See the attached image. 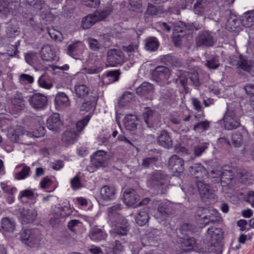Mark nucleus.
Wrapping results in <instances>:
<instances>
[{"mask_svg": "<svg viewBox=\"0 0 254 254\" xmlns=\"http://www.w3.org/2000/svg\"><path fill=\"white\" fill-rule=\"evenodd\" d=\"M217 174L218 176H214L216 178V181H221L223 186H226L231 183L234 178L233 172L231 170H227L222 169L221 170H213L211 174Z\"/></svg>", "mask_w": 254, "mask_h": 254, "instance_id": "10", "label": "nucleus"}, {"mask_svg": "<svg viewBox=\"0 0 254 254\" xmlns=\"http://www.w3.org/2000/svg\"><path fill=\"white\" fill-rule=\"evenodd\" d=\"M211 246L216 247L223 239L224 232L222 229L215 226H210L207 229L206 234Z\"/></svg>", "mask_w": 254, "mask_h": 254, "instance_id": "6", "label": "nucleus"}, {"mask_svg": "<svg viewBox=\"0 0 254 254\" xmlns=\"http://www.w3.org/2000/svg\"><path fill=\"white\" fill-rule=\"evenodd\" d=\"M138 198V195L135 194V191L134 190H126L124 193L123 201L127 205H133L139 200Z\"/></svg>", "mask_w": 254, "mask_h": 254, "instance_id": "31", "label": "nucleus"}, {"mask_svg": "<svg viewBox=\"0 0 254 254\" xmlns=\"http://www.w3.org/2000/svg\"><path fill=\"white\" fill-rule=\"evenodd\" d=\"M120 73L119 69L108 71L107 73L106 77L104 78V82L106 81V79H107L108 81L106 83L110 84L118 81L119 79Z\"/></svg>", "mask_w": 254, "mask_h": 254, "instance_id": "45", "label": "nucleus"}, {"mask_svg": "<svg viewBox=\"0 0 254 254\" xmlns=\"http://www.w3.org/2000/svg\"><path fill=\"white\" fill-rule=\"evenodd\" d=\"M190 173L196 178V180H204L207 178L208 172L201 164H195L190 167Z\"/></svg>", "mask_w": 254, "mask_h": 254, "instance_id": "17", "label": "nucleus"}, {"mask_svg": "<svg viewBox=\"0 0 254 254\" xmlns=\"http://www.w3.org/2000/svg\"><path fill=\"white\" fill-rule=\"evenodd\" d=\"M195 41L198 47H210L214 45L216 40L211 32L204 30L199 32Z\"/></svg>", "mask_w": 254, "mask_h": 254, "instance_id": "4", "label": "nucleus"}, {"mask_svg": "<svg viewBox=\"0 0 254 254\" xmlns=\"http://www.w3.org/2000/svg\"><path fill=\"white\" fill-rule=\"evenodd\" d=\"M76 133L74 131L70 130H65L62 134V140L65 145H69L74 143Z\"/></svg>", "mask_w": 254, "mask_h": 254, "instance_id": "38", "label": "nucleus"}, {"mask_svg": "<svg viewBox=\"0 0 254 254\" xmlns=\"http://www.w3.org/2000/svg\"><path fill=\"white\" fill-rule=\"evenodd\" d=\"M158 212L164 216H167L174 213V210L172 205L169 202H162L158 204L157 207Z\"/></svg>", "mask_w": 254, "mask_h": 254, "instance_id": "35", "label": "nucleus"}, {"mask_svg": "<svg viewBox=\"0 0 254 254\" xmlns=\"http://www.w3.org/2000/svg\"><path fill=\"white\" fill-rule=\"evenodd\" d=\"M11 103L17 110H21L24 107V100L18 95L12 99Z\"/></svg>", "mask_w": 254, "mask_h": 254, "instance_id": "51", "label": "nucleus"}, {"mask_svg": "<svg viewBox=\"0 0 254 254\" xmlns=\"http://www.w3.org/2000/svg\"><path fill=\"white\" fill-rule=\"evenodd\" d=\"M158 143L166 148H170L173 146V141L170 134L165 130L161 131L157 137Z\"/></svg>", "mask_w": 254, "mask_h": 254, "instance_id": "25", "label": "nucleus"}, {"mask_svg": "<svg viewBox=\"0 0 254 254\" xmlns=\"http://www.w3.org/2000/svg\"><path fill=\"white\" fill-rule=\"evenodd\" d=\"M125 62V55L123 52L117 49H111L107 53V63L110 66L122 65Z\"/></svg>", "mask_w": 254, "mask_h": 254, "instance_id": "5", "label": "nucleus"}, {"mask_svg": "<svg viewBox=\"0 0 254 254\" xmlns=\"http://www.w3.org/2000/svg\"><path fill=\"white\" fill-rule=\"evenodd\" d=\"M24 2L36 11L41 10L45 4L44 0H24Z\"/></svg>", "mask_w": 254, "mask_h": 254, "instance_id": "42", "label": "nucleus"}, {"mask_svg": "<svg viewBox=\"0 0 254 254\" xmlns=\"http://www.w3.org/2000/svg\"><path fill=\"white\" fill-rule=\"evenodd\" d=\"M0 186L3 192L8 194H14L17 191V189L15 187L7 185L3 182L0 183Z\"/></svg>", "mask_w": 254, "mask_h": 254, "instance_id": "63", "label": "nucleus"}, {"mask_svg": "<svg viewBox=\"0 0 254 254\" xmlns=\"http://www.w3.org/2000/svg\"><path fill=\"white\" fill-rule=\"evenodd\" d=\"M0 223L1 230L4 232H13L15 230V222L8 217L2 218Z\"/></svg>", "mask_w": 254, "mask_h": 254, "instance_id": "36", "label": "nucleus"}, {"mask_svg": "<svg viewBox=\"0 0 254 254\" xmlns=\"http://www.w3.org/2000/svg\"><path fill=\"white\" fill-rule=\"evenodd\" d=\"M208 209L205 207H199L196 210V215L199 218L200 221L203 222L205 217H204L205 215H206L208 212Z\"/></svg>", "mask_w": 254, "mask_h": 254, "instance_id": "64", "label": "nucleus"}, {"mask_svg": "<svg viewBox=\"0 0 254 254\" xmlns=\"http://www.w3.org/2000/svg\"><path fill=\"white\" fill-rule=\"evenodd\" d=\"M171 74L169 68L163 65H159L151 72L152 79L157 82H161L168 79Z\"/></svg>", "mask_w": 254, "mask_h": 254, "instance_id": "8", "label": "nucleus"}, {"mask_svg": "<svg viewBox=\"0 0 254 254\" xmlns=\"http://www.w3.org/2000/svg\"><path fill=\"white\" fill-rule=\"evenodd\" d=\"M72 210L70 206H64L56 207L53 211V216L55 219L66 218L71 214Z\"/></svg>", "mask_w": 254, "mask_h": 254, "instance_id": "23", "label": "nucleus"}, {"mask_svg": "<svg viewBox=\"0 0 254 254\" xmlns=\"http://www.w3.org/2000/svg\"><path fill=\"white\" fill-rule=\"evenodd\" d=\"M195 185L201 197H207L210 192V187L204 180H195Z\"/></svg>", "mask_w": 254, "mask_h": 254, "instance_id": "37", "label": "nucleus"}, {"mask_svg": "<svg viewBox=\"0 0 254 254\" xmlns=\"http://www.w3.org/2000/svg\"><path fill=\"white\" fill-rule=\"evenodd\" d=\"M115 237H119L120 240H116L112 246H107L105 247V250L107 254H121L123 250V244L127 243L128 241V238L127 237V234L125 236H115Z\"/></svg>", "mask_w": 254, "mask_h": 254, "instance_id": "9", "label": "nucleus"}, {"mask_svg": "<svg viewBox=\"0 0 254 254\" xmlns=\"http://www.w3.org/2000/svg\"><path fill=\"white\" fill-rule=\"evenodd\" d=\"M88 44L90 49L94 51H98L100 49L101 44L95 39L89 38L88 39Z\"/></svg>", "mask_w": 254, "mask_h": 254, "instance_id": "61", "label": "nucleus"}, {"mask_svg": "<svg viewBox=\"0 0 254 254\" xmlns=\"http://www.w3.org/2000/svg\"><path fill=\"white\" fill-rule=\"evenodd\" d=\"M25 60L26 62L29 65H32L35 64L38 60L37 55L34 52H30L25 54Z\"/></svg>", "mask_w": 254, "mask_h": 254, "instance_id": "55", "label": "nucleus"}, {"mask_svg": "<svg viewBox=\"0 0 254 254\" xmlns=\"http://www.w3.org/2000/svg\"><path fill=\"white\" fill-rule=\"evenodd\" d=\"M100 194L103 200L111 201L116 198L117 190L113 186L105 185L101 188Z\"/></svg>", "mask_w": 254, "mask_h": 254, "instance_id": "15", "label": "nucleus"}, {"mask_svg": "<svg viewBox=\"0 0 254 254\" xmlns=\"http://www.w3.org/2000/svg\"><path fill=\"white\" fill-rule=\"evenodd\" d=\"M241 23L246 27H249L254 25V10L248 11L243 16Z\"/></svg>", "mask_w": 254, "mask_h": 254, "instance_id": "40", "label": "nucleus"}, {"mask_svg": "<svg viewBox=\"0 0 254 254\" xmlns=\"http://www.w3.org/2000/svg\"><path fill=\"white\" fill-rule=\"evenodd\" d=\"M92 115L89 114L81 120L78 121L76 124V128L77 131H81L84 129L91 119Z\"/></svg>", "mask_w": 254, "mask_h": 254, "instance_id": "49", "label": "nucleus"}, {"mask_svg": "<svg viewBox=\"0 0 254 254\" xmlns=\"http://www.w3.org/2000/svg\"><path fill=\"white\" fill-rule=\"evenodd\" d=\"M153 85L147 82H144L136 88V94L141 97L146 98L147 96L153 92Z\"/></svg>", "mask_w": 254, "mask_h": 254, "instance_id": "29", "label": "nucleus"}, {"mask_svg": "<svg viewBox=\"0 0 254 254\" xmlns=\"http://www.w3.org/2000/svg\"><path fill=\"white\" fill-rule=\"evenodd\" d=\"M204 217H205L203 222H201V224H204V226L208 225L210 224H215L219 222L221 217L219 213L215 209L212 210L210 211L208 210V212L206 215H205Z\"/></svg>", "mask_w": 254, "mask_h": 254, "instance_id": "27", "label": "nucleus"}, {"mask_svg": "<svg viewBox=\"0 0 254 254\" xmlns=\"http://www.w3.org/2000/svg\"><path fill=\"white\" fill-rule=\"evenodd\" d=\"M98 21V18L94 14H89L84 17L82 20L81 27L84 29L90 28Z\"/></svg>", "mask_w": 254, "mask_h": 254, "instance_id": "39", "label": "nucleus"}, {"mask_svg": "<svg viewBox=\"0 0 254 254\" xmlns=\"http://www.w3.org/2000/svg\"><path fill=\"white\" fill-rule=\"evenodd\" d=\"M122 208L121 204H117L108 208V214L110 221L115 226L113 233L115 236L125 237L129 231V225L127 219L121 213Z\"/></svg>", "mask_w": 254, "mask_h": 254, "instance_id": "1", "label": "nucleus"}, {"mask_svg": "<svg viewBox=\"0 0 254 254\" xmlns=\"http://www.w3.org/2000/svg\"><path fill=\"white\" fill-rule=\"evenodd\" d=\"M219 61L215 57H214L206 61V66L209 69H216L219 66Z\"/></svg>", "mask_w": 254, "mask_h": 254, "instance_id": "62", "label": "nucleus"}, {"mask_svg": "<svg viewBox=\"0 0 254 254\" xmlns=\"http://www.w3.org/2000/svg\"><path fill=\"white\" fill-rule=\"evenodd\" d=\"M237 64L239 67L245 71H249L251 69V66L249 64L247 60L242 55H240L239 60L238 61Z\"/></svg>", "mask_w": 254, "mask_h": 254, "instance_id": "53", "label": "nucleus"}, {"mask_svg": "<svg viewBox=\"0 0 254 254\" xmlns=\"http://www.w3.org/2000/svg\"><path fill=\"white\" fill-rule=\"evenodd\" d=\"M158 13L157 8L153 4L149 3L146 12L144 13L145 18H148L150 16L156 15Z\"/></svg>", "mask_w": 254, "mask_h": 254, "instance_id": "59", "label": "nucleus"}, {"mask_svg": "<svg viewBox=\"0 0 254 254\" xmlns=\"http://www.w3.org/2000/svg\"><path fill=\"white\" fill-rule=\"evenodd\" d=\"M19 81L22 84H31L34 82V77L29 74H21L19 78Z\"/></svg>", "mask_w": 254, "mask_h": 254, "instance_id": "60", "label": "nucleus"}, {"mask_svg": "<svg viewBox=\"0 0 254 254\" xmlns=\"http://www.w3.org/2000/svg\"><path fill=\"white\" fill-rule=\"evenodd\" d=\"M185 23L182 21H179L176 23L174 26L173 33V38L175 45H177L178 42L181 41V38L187 35V32L184 28Z\"/></svg>", "mask_w": 254, "mask_h": 254, "instance_id": "18", "label": "nucleus"}, {"mask_svg": "<svg viewBox=\"0 0 254 254\" xmlns=\"http://www.w3.org/2000/svg\"><path fill=\"white\" fill-rule=\"evenodd\" d=\"M88 236L91 240L94 242H99L105 240L108 235L104 230L94 227L90 230Z\"/></svg>", "mask_w": 254, "mask_h": 254, "instance_id": "21", "label": "nucleus"}, {"mask_svg": "<svg viewBox=\"0 0 254 254\" xmlns=\"http://www.w3.org/2000/svg\"><path fill=\"white\" fill-rule=\"evenodd\" d=\"M74 90L76 96L79 98H84L89 93V88L84 84L75 85Z\"/></svg>", "mask_w": 254, "mask_h": 254, "instance_id": "46", "label": "nucleus"}, {"mask_svg": "<svg viewBox=\"0 0 254 254\" xmlns=\"http://www.w3.org/2000/svg\"><path fill=\"white\" fill-rule=\"evenodd\" d=\"M158 160V158L157 157H146L142 160L141 166L144 168H149L155 165Z\"/></svg>", "mask_w": 254, "mask_h": 254, "instance_id": "50", "label": "nucleus"}, {"mask_svg": "<svg viewBox=\"0 0 254 254\" xmlns=\"http://www.w3.org/2000/svg\"><path fill=\"white\" fill-rule=\"evenodd\" d=\"M124 121L125 127L127 130L129 131L136 130L139 122L136 115L127 114L125 116Z\"/></svg>", "mask_w": 254, "mask_h": 254, "instance_id": "24", "label": "nucleus"}, {"mask_svg": "<svg viewBox=\"0 0 254 254\" xmlns=\"http://www.w3.org/2000/svg\"><path fill=\"white\" fill-rule=\"evenodd\" d=\"M56 108L61 110L70 105L68 97L64 92H59L55 98Z\"/></svg>", "mask_w": 254, "mask_h": 254, "instance_id": "22", "label": "nucleus"}, {"mask_svg": "<svg viewBox=\"0 0 254 254\" xmlns=\"http://www.w3.org/2000/svg\"><path fill=\"white\" fill-rule=\"evenodd\" d=\"M98 97L90 95L84 99L79 109V113L83 115L87 112L94 111L98 101Z\"/></svg>", "mask_w": 254, "mask_h": 254, "instance_id": "13", "label": "nucleus"}, {"mask_svg": "<svg viewBox=\"0 0 254 254\" xmlns=\"http://www.w3.org/2000/svg\"><path fill=\"white\" fill-rule=\"evenodd\" d=\"M180 232L183 235H187L189 232L192 233L195 231V226L190 223H183L180 228Z\"/></svg>", "mask_w": 254, "mask_h": 254, "instance_id": "52", "label": "nucleus"}, {"mask_svg": "<svg viewBox=\"0 0 254 254\" xmlns=\"http://www.w3.org/2000/svg\"><path fill=\"white\" fill-rule=\"evenodd\" d=\"M34 196V192L32 190L26 189L20 191L18 198L19 200L22 201L25 198L32 199Z\"/></svg>", "mask_w": 254, "mask_h": 254, "instance_id": "54", "label": "nucleus"}, {"mask_svg": "<svg viewBox=\"0 0 254 254\" xmlns=\"http://www.w3.org/2000/svg\"><path fill=\"white\" fill-rule=\"evenodd\" d=\"M91 162L97 168L106 166L107 164L106 152L102 150L94 153L91 157Z\"/></svg>", "mask_w": 254, "mask_h": 254, "instance_id": "19", "label": "nucleus"}, {"mask_svg": "<svg viewBox=\"0 0 254 254\" xmlns=\"http://www.w3.org/2000/svg\"><path fill=\"white\" fill-rule=\"evenodd\" d=\"M47 126L48 128L55 132H58L63 126L60 114L54 113L50 116L47 120Z\"/></svg>", "mask_w": 254, "mask_h": 254, "instance_id": "14", "label": "nucleus"}, {"mask_svg": "<svg viewBox=\"0 0 254 254\" xmlns=\"http://www.w3.org/2000/svg\"><path fill=\"white\" fill-rule=\"evenodd\" d=\"M19 167H22V169L15 174V178L17 180H23L29 176L30 172V168L25 164L21 166H19Z\"/></svg>", "mask_w": 254, "mask_h": 254, "instance_id": "47", "label": "nucleus"}, {"mask_svg": "<svg viewBox=\"0 0 254 254\" xmlns=\"http://www.w3.org/2000/svg\"><path fill=\"white\" fill-rule=\"evenodd\" d=\"M189 80L191 81L192 84L196 87H198L200 85L198 74L197 72L189 75L188 72L180 71V74L178 75V77L175 79V82L177 85L182 86L184 90L187 91L188 89L187 85Z\"/></svg>", "mask_w": 254, "mask_h": 254, "instance_id": "3", "label": "nucleus"}, {"mask_svg": "<svg viewBox=\"0 0 254 254\" xmlns=\"http://www.w3.org/2000/svg\"><path fill=\"white\" fill-rule=\"evenodd\" d=\"M144 49L146 51L152 52L158 50L159 42L156 37H148L144 40Z\"/></svg>", "mask_w": 254, "mask_h": 254, "instance_id": "33", "label": "nucleus"}, {"mask_svg": "<svg viewBox=\"0 0 254 254\" xmlns=\"http://www.w3.org/2000/svg\"><path fill=\"white\" fill-rule=\"evenodd\" d=\"M168 168L174 175L178 176L184 170V161L178 155H173L169 159Z\"/></svg>", "mask_w": 254, "mask_h": 254, "instance_id": "7", "label": "nucleus"}, {"mask_svg": "<svg viewBox=\"0 0 254 254\" xmlns=\"http://www.w3.org/2000/svg\"><path fill=\"white\" fill-rule=\"evenodd\" d=\"M161 61L166 65L172 67H180L182 63L178 58L171 54L163 55L161 57Z\"/></svg>", "mask_w": 254, "mask_h": 254, "instance_id": "30", "label": "nucleus"}, {"mask_svg": "<svg viewBox=\"0 0 254 254\" xmlns=\"http://www.w3.org/2000/svg\"><path fill=\"white\" fill-rule=\"evenodd\" d=\"M177 243L183 251L189 252L193 250L196 240L193 237H186L180 238Z\"/></svg>", "mask_w": 254, "mask_h": 254, "instance_id": "16", "label": "nucleus"}, {"mask_svg": "<svg viewBox=\"0 0 254 254\" xmlns=\"http://www.w3.org/2000/svg\"><path fill=\"white\" fill-rule=\"evenodd\" d=\"M224 126L227 130H232L241 126L240 121L233 112H228L223 118Z\"/></svg>", "mask_w": 254, "mask_h": 254, "instance_id": "12", "label": "nucleus"}, {"mask_svg": "<svg viewBox=\"0 0 254 254\" xmlns=\"http://www.w3.org/2000/svg\"><path fill=\"white\" fill-rule=\"evenodd\" d=\"M40 16L41 18L43 19V21L46 24L48 23H50L51 22L54 21L55 18V16L54 14H53L50 11H43L41 14Z\"/></svg>", "mask_w": 254, "mask_h": 254, "instance_id": "57", "label": "nucleus"}, {"mask_svg": "<svg viewBox=\"0 0 254 254\" xmlns=\"http://www.w3.org/2000/svg\"><path fill=\"white\" fill-rule=\"evenodd\" d=\"M19 27L17 26L9 25L6 28V34L8 37L13 38L19 34Z\"/></svg>", "mask_w": 254, "mask_h": 254, "instance_id": "56", "label": "nucleus"}, {"mask_svg": "<svg viewBox=\"0 0 254 254\" xmlns=\"http://www.w3.org/2000/svg\"><path fill=\"white\" fill-rule=\"evenodd\" d=\"M80 174L81 173L78 172L73 178L70 180V187L73 190H78L83 187L80 179Z\"/></svg>", "mask_w": 254, "mask_h": 254, "instance_id": "44", "label": "nucleus"}, {"mask_svg": "<svg viewBox=\"0 0 254 254\" xmlns=\"http://www.w3.org/2000/svg\"><path fill=\"white\" fill-rule=\"evenodd\" d=\"M165 174L161 171H157L152 173L151 179L156 185H163L166 179Z\"/></svg>", "mask_w": 254, "mask_h": 254, "instance_id": "43", "label": "nucleus"}, {"mask_svg": "<svg viewBox=\"0 0 254 254\" xmlns=\"http://www.w3.org/2000/svg\"><path fill=\"white\" fill-rule=\"evenodd\" d=\"M232 142L233 146L235 147H240L243 143V136L241 133L239 132H235L232 133Z\"/></svg>", "mask_w": 254, "mask_h": 254, "instance_id": "48", "label": "nucleus"}, {"mask_svg": "<svg viewBox=\"0 0 254 254\" xmlns=\"http://www.w3.org/2000/svg\"><path fill=\"white\" fill-rule=\"evenodd\" d=\"M142 117L144 122L148 127H152L157 120V115L155 111L149 107L145 108Z\"/></svg>", "mask_w": 254, "mask_h": 254, "instance_id": "20", "label": "nucleus"}, {"mask_svg": "<svg viewBox=\"0 0 254 254\" xmlns=\"http://www.w3.org/2000/svg\"><path fill=\"white\" fill-rule=\"evenodd\" d=\"M113 7L111 4H109L102 10L97 11L94 15L98 18V21H102L108 16L113 11Z\"/></svg>", "mask_w": 254, "mask_h": 254, "instance_id": "41", "label": "nucleus"}, {"mask_svg": "<svg viewBox=\"0 0 254 254\" xmlns=\"http://www.w3.org/2000/svg\"><path fill=\"white\" fill-rule=\"evenodd\" d=\"M82 53V44L80 42H76L69 45L67 47L66 53L74 59H77V57Z\"/></svg>", "mask_w": 254, "mask_h": 254, "instance_id": "28", "label": "nucleus"}, {"mask_svg": "<svg viewBox=\"0 0 254 254\" xmlns=\"http://www.w3.org/2000/svg\"><path fill=\"white\" fill-rule=\"evenodd\" d=\"M47 97L41 93L34 94L29 98L30 105L35 109H44L47 105Z\"/></svg>", "mask_w": 254, "mask_h": 254, "instance_id": "11", "label": "nucleus"}, {"mask_svg": "<svg viewBox=\"0 0 254 254\" xmlns=\"http://www.w3.org/2000/svg\"><path fill=\"white\" fill-rule=\"evenodd\" d=\"M210 127L209 122L207 120L201 121L194 125L193 129L194 130H207Z\"/></svg>", "mask_w": 254, "mask_h": 254, "instance_id": "58", "label": "nucleus"}, {"mask_svg": "<svg viewBox=\"0 0 254 254\" xmlns=\"http://www.w3.org/2000/svg\"><path fill=\"white\" fill-rule=\"evenodd\" d=\"M41 58L43 61H53L55 60L56 54L50 45L43 46L40 51Z\"/></svg>", "mask_w": 254, "mask_h": 254, "instance_id": "26", "label": "nucleus"}, {"mask_svg": "<svg viewBox=\"0 0 254 254\" xmlns=\"http://www.w3.org/2000/svg\"><path fill=\"white\" fill-rule=\"evenodd\" d=\"M148 208L146 207L140 209L135 218L136 223L139 226H143L149 221Z\"/></svg>", "mask_w": 254, "mask_h": 254, "instance_id": "32", "label": "nucleus"}, {"mask_svg": "<svg viewBox=\"0 0 254 254\" xmlns=\"http://www.w3.org/2000/svg\"><path fill=\"white\" fill-rule=\"evenodd\" d=\"M40 233L38 229L22 228L20 233V239L25 245L34 247L39 244Z\"/></svg>", "mask_w": 254, "mask_h": 254, "instance_id": "2", "label": "nucleus"}, {"mask_svg": "<svg viewBox=\"0 0 254 254\" xmlns=\"http://www.w3.org/2000/svg\"><path fill=\"white\" fill-rule=\"evenodd\" d=\"M21 215L23 223L25 224L31 223L35 220L37 216V212L35 209H29L24 210Z\"/></svg>", "mask_w": 254, "mask_h": 254, "instance_id": "34", "label": "nucleus"}]
</instances>
